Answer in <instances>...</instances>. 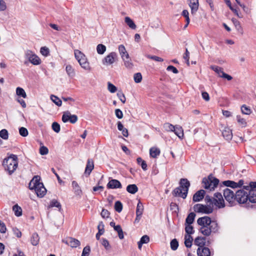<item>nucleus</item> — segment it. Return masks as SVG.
Here are the masks:
<instances>
[{
	"instance_id": "obj_25",
	"label": "nucleus",
	"mask_w": 256,
	"mask_h": 256,
	"mask_svg": "<svg viewBox=\"0 0 256 256\" xmlns=\"http://www.w3.org/2000/svg\"><path fill=\"white\" fill-rule=\"evenodd\" d=\"M193 241L192 237L190 234H185L184 236V245L188 248L192 246Z\"/></svg>"
},
{
	"instance_id": "obj_33",
	"label": "nucleus",
	"mask_w": 256,
	"mask_h": 256,
	"mask_svg": "<svg viewBox=\"0 0 256 256\" xmlns=\"http://www.w3.org/2000/svg\"><path fill=\"white\" fill-rule=\"evenodd\" d=\"M125 22L127 25L132 29L134 30L136 28V25L133 20L129 17L126 16L125 18Z\"/></svg>"
},
{
	"instance_id": "obj_64",
	"label": "nucleus",
	"mask_w": 256,
	"mask_h": 256,
	"mask_svg": "<svg viewBox=\"0 0 256 256\" xmlns=\"http://www.w3.org/2000/svg\"><path fill=\"white\" fill-rule=\"evenodd\" d=\"M115 114H116V116L118 118H122V117H123V114H122V111L120 110V109H116V110H115Z\"/></svg>"
},
{
	"instance_id": "obj_51",
	"label": "nucleus",
	"mask_w": 256,
	"mask_h": 256,
	"mask_svg": "<svg viewBox=\"0 0 256 256\" xmlns=\"http://www.w3.org/2000/svg\"><path fill=\"white\" fill-rule=\"evenodd\" d=\"M124 62V66L128 68H131L132 67V64L131 62V60L128 57V58H125L124 60H122Z\"/></svg>"
},
{
	"instance_id": "obj_32",
	"label": "nucleus",
	"mask_w": 256,
	"mask_h": 256,
	"mask_svg": "<svg viewBox=\"0 0 256 256\" xmlns=\"http://www.w3.org/2000/svg\"><path fill=\"white\" fill-rule=\"evenodd\" d=\"M12 210L16 216H20L22 215V209L17 204L13 206Z\"/></svg>"
},
{
	"instance_id": "obj_18",
	"label": "nucleus",
	"mask_w": 256,
	"mask_h": 256,
	"mask_svg": "<svg viewBox=\"0 0 256 256\" xmlns=\"http://www.w3.org/2000/svg\"><path fill=\"white\" fill-rule=\"evenodd\" d=\"M205 191L203 190H200L198 191L194 194L192 198V200L194 202H200L202 200L204 196Z\"/></svg>"
},
{
	"instance_id": "obj_62",
	"label": "nucleus",
	"mask_w": 256,
	"mask_h": 256,
	"mask_svg": "<svg viewBox=\"0 0 256 256\" xmlns=\"http://www.w3.org/2000/svg\"><path fill=\"white\" fill-rule=\"evenodd\" d=\"M48 150L46 147L44 146H42L40 148V154L46 155V154H48Z\"/></svg>"
},
{
	"instance_id": "obj_49",
	"label": "nucleus",
	"mask_w": 256,
	"mask_h": 256,
	"mask_svg": "<svg viewBox=\"0 0 256 256\" xmlns=\"http://www.w3.org/2000/svg\"><path fill=\"white\" fill-rule=\"evenodd\" d=\"M101 240L102 245L106 250H108L111 248L109 242L106 239L102 238Z\"/></svg>"
},
{
	"instance_id": "obj_37",
	"label": "nucleus",
	"mask_w": 256,
	"mask_h": 256,
	"mask_svg": "<svg viewBox=\"0 0 256 256\" xmlns=\"http://www.w3.org/2000/svg\"><path fill=\"white\" fill-rule=\"evenodd\" d=\"M74 54L75 58L78 62L86 56L82 52L78 50H74Z\"/></svg>"
},
{
	"instance_id": "obj_19",
	"label": "nucleus",
	"mask_w": 256,
	"mask_h": 256,
	"mask_svg": "<svg viewBox=\"0 0 256 256\" xmlns=\"http://www.w3.org/2000/svg\"><path fill=\"white\" fill-rule=\"evenodd\" d=\"M78 63L81 67L86 70H90L91 67L90 66V64L88 61L87 58L85 56L81 60H79Z\"/></svg>"
},
{
	"instance_id": "obj_39",
	"label": "nucleus",
	"mask_w": 256,
	"mask_h": 256,
	"mask_svg": "<svg viewBox=\"0 0 256 256\" xmlns=\"http://www.w3.org/2000/svg\"><path fill=\"white\" fill-rule=\"evenodd\" d=\"M16 94L18 96H20L23 98H26V94L24 90L20 87H18L16 88Z\"/></svg>"
},
{
	"instance_id": "obj_53",
	"label": "nucleus",
	"mask_w": 256,
	"mask_h": 256,
	"mask_svg": "<svg viewBox=\"0 0 256 256\" xmlns=\"http://www.w3.org/2000/svg\"><path fill=\"white\" fill-rule=\"evenodd\" d=\"M40 52L41 54L45 56L49 54V49L46 46H42L40 48Z\"/></svg>"
},
{
	"instance_id": "obj_13",
	"label": "nucleus",
	"mask_w": 256,
	"mask_h": 256,
	"mask_svg": "<svg viewBox=\"0 0 256 256\" xmlns=\"http://www.w3.org/2000/svg\"><path fill=\"white\" fill-rule=\"evenodd\" d=\"M210 68L214 71L220 77L224 78L228 80H231L232 79V76L224 72L222 68L216 66H211Z\"/></svg>"
},
{
	"instance_id": "obj_17",
	"label": "nucleus",
	"mask_w": 256,
	"mask_h": 256,
	"mask_svg": "<svg viewBox=\"0 0 256 256\" xmlns=\"http://www.w3.org/2000/svg\"><path fill=\"white\" fill-rule=\"evenodd\" d=\"M65 242L72 248H76L79 246L80 244L78 240L71 237L68 238Z\"/></svg>"
},
{
	"instance_id": "obj_41",
	"label": "nucleus",
	"mask_w": 256,
	"mask_h": 256,
	"mask_svg": "<svg viewBox=\"0 0 256 256\" xmlns=\"http://www.w3.org/2000/svg\"><path fill=\"white\" fill-rule=\"evenodd\" d=\"M185 231L186 232V234H193L194 232L193 227L190 224H185Z\"/></svg>"
},
{
	"instance_id": "obj_34",
	"label": "nucleus",
	"mask_w": 256,
	"mask_h": 256,
	"mask_svg": "<svg viewBox=\"0 0 256 256\" xmlns=\"http://www.w3.org/2000/svg\"><path fill=\"white\" fill-rule=\"evenodd\" d=\"M67 74L69 76L73 77L75 75V71L74 68L70 65H67L66 68Z\"/></svg>"
},
{
	"instance_id": "obj_7",
	"label": "nucleus",
	"mask_w": 256,
	"mask_h": 256,
	"mask_svg": "<svg viewBox=\"0 0 256 256\" xmlns=\"http://www.w3.org/2000/svg\"><path fill=\"white\" fill-rule=\"evenodd\" d=\"M218 182L219 180L218 178L210 176H209L208 178H204L202 180L204 187L210 190H214L217 186Z\"/></svg>"
},
{
	"instance_id": "obj_14",
	"label": "nucleus",
	"mask_w": 256,
	"mask_h": 256,
	"mask_svg": "<svg viewBox=\"0 0 256 256\" xmlns=\"http://www.w3.org/2000/svg\"><path fill=\"white\" fill-rule=\"evenodd\" d=\"M223 184L228 187H230L233 188L241 187L244 184V180H240L238 182H236L232 180H226L223 182Z\"/></svg>"
},
{
	"instance_id": "obj_52",
	"label": "nucleus",
	"mask_w": 256,
	"mask_h": 256,
	"mask_svg": "<svg viewBox=\"0 0 256 256\" xmlns=\"http://www.w3.org/2000/svg\"><path fill=\"white\" fill-rule=\"evenodd\" d=\"M108 89L112 93L115 92L117 90L116 87L110 82L108 83Z\"/></svg>"
},
{
	"instance_id": "obj_12",
	"label": "nucleus",
	"mask_w": 256,
	"mask_h": 256,
	"mask_svg": "<svg viewBox=\"0 0 256 256\" xmlns=\"http://www.w3.org/2000/svg\"><path fill=\"white\" fill-rule=\"evenodd\" d=\"M62 121L64 122H70L72 124H75L78 121V116L75 114H71L68 111L64 112L62 116Z\"/></svg>"
},
{
	"instance_id": "obj_45",
	"label": "nucleus",
	"mask_w": 256,
	"mask_h": 256,
	"mask_svg": "<svg viewBox=\"0 0 256 256\" xmlns=\"http://www.w3.org/2000/svg\"><path fill=\"white\" fill-rule=\"evenodd\" d=\"M174 126H175L169 123H165L164 124V128L168 132H173V130H174Z\"/></svg>"
},
{
	"instance_id": "obj_10",
	"label": "nucleus",
	"mask_w": 256,
	"mask_h": 256,
	"mask_svg": "<svg viewBox=\"0 0 256 256\" xmlns=\"http://www.w3.org/2000/svg\"><path fill=\"white\" fill-rule=\"evenodd\" d=\"M194 210L196 212L209 214L213 212V208L210 206H206L198 204L194 206Z\"/></svg>"
},
{
	"instance_id": "obj_27",
	"label": "nucleus",
	"mask_w": 256,
	"mask_h": 256,
	"mask_svg": "<svg viewBox=\"0 0 256 256\" xmlns=\"http://www.w3.org/2000/svg\"><path fill=\"white\" fill-rule=\"evenodd\" d=\"M144 208L140 200L138 201L136 209V215L142 216L144 212Z\"/></svg>"
},
{
	"instance_id": "obj_43",
	"label": "nucleus",
	"mask_w": 256,
	"mask_h": 256,
	"mask_svg": "<svg viewBox=\"0 0 256 256\" xmlns=\"http://www.w3.org/2000/svg\"><path fill=\"white\" fill-rule=\"evenodd\" d=\"M52 207H56L60 210L61 208V204L56 200H52L50 201V204L48 206V208H52Z\"/></svg>"
},
{
	"instance_id": "obj_42",
	"label": "nucleus",
	"mask_w": 256,
	"mask_h": 256,
	"mask_svg": "<svg viewBox=\"0 0 256 256\" xmlns=\"http://www.w3.org/2000/svg\"><path fill=\"white\" fill-rule=\"evenodd\" d=\"M136 160L138 164L140 165L142 168L144 170H147V164L146 162L142 160L141 158H138Z\"/></svg>"
},
{
	"instance_id": "obj_22",
	"label": "nucleus",
	"mask_w": 256,
	"mask_h": 256,
	"mask_svg": "<svg viewBox=\"0 0 256 256\" xmlns=\"http://www.w3.org/2000/svg\"><path fill=\"white\" fill-rule=\"evenodd\" d=\"M72 186L73 188L74 194L76 196H81L82 194V192L80 186H79L78 184L76 181L74 180L72 182Z\"/></svg>"
},
{
	"instance_id": "obj_59",
	"label": "nucleus",
	"mask_w": 256,
	"mask_h": 256,
	"mask_svg": "<svg viewBox=\"0 0 256 256\" xmlns=\"http://www.w3.org/2000/svg\"><path fill=\"white\" fill-rule=\"evenodd\" d=\"M104 223L102 222H100L98 226V232H100V234H103L104 232Z\"/></svg>"
},
{
	"instance_id": "obj_58",
	"label": "nucleus",
	"mask_w": 256,
	"mask_h": 256,
	"mask_svg": "<svg viewBox=\"0 0 256 256\" xmlns=\"http://www.w3.org/2000/svg\"><path fill=\"white\" fill-rule=\"evenodd\" d=\"M90 248L88 246H86L83 249L82 256H88L90 252Z\"/></svg>"
},
{
	"instance_id": "obj_4",
	"label": "nucleus",
	"mask_w": 256,
	"mask_h": 256,
	"mask_svg": "<svg viewBox=\"0 0 256 256\" xmlns=\"http://www.w3.org/2000/svg\"><path fill=\"white\" fill-rule=\"evenodd\" d=\"M40 180L38 176H34L30 182L28 187L30 190H34L37 196L42 198L46 194V190Z\"/></svg>"
},
{
	"instance_id": "obj_21",
	"label": "nucleus",
	"mask_w": 256,
	"mask_h": 256,
	"mask_svg": "<svg viewBox=\"0 0 256 256\" xmlns=\"http://www.w3.org/2000/svg\"><path fill=\"white\" fill-rule=\"evenodd\" d=\"M222 136L226 140H230L232 138V130L228 127H225L222 130Z\"/></svg>"
},
{
	"instance_id": "obj_38",
	"label": "nucleus",
	"mask_w": 256,
	"mask_h": 256,
	"mask_svg": "<svg viewBox=\"0 0 256 256\" xmlns=\"http://www.w3.org/2000/svg\"><path fill=\"white\" fill-rule=\"evenodd\" d=\"M241 112L244 114L250 115L252 113V110L249 106L245 104L241 106Z\"/></svg>"
},
{
	"instance_id": "obj_31",
	"label": "nucleus",
	"mask_w": 256,
	"mask_h": 256,
	"mask_svg": "<svg viewBox=\"0 0 256 256\" xmlns=\"http://www.w3.org/2000/svg\"><path fill=\"white\" fill-rule=\"evenodd\" d=\"M189 6L191 8L192 14H194L198 10V2L196 3V2H192L190 1L189 3Z\"/></svg>"
},
{
	"instance_id": "obj_20",
	"label": "nucleus",
	"mask_w": 256,
	"mask_h": 256,
	"mask_svg": "<svg viewBox=\"0 0 256 256\" xmlns=\"http://www.w3.org/2000/svg\"><path fill=\"white\" fill-rule=\"evenodd\" d=\"M94 168V161L92 159H88L86 166V167L84 173L86 174L89 176Z\"/></svg>"
},
{
	"instance_id": "obj_54",
	"label": "nucleus",
	"mask_w": 256,
	"mask_h": 256,
	"mask_svg": "<svg viewBox=\"0 0 256 256\" xmlns=\"http://www.w3.org/2000/svg\"><path fill=\"white\" fill-rule=\"evenodd\" d=\"M134 80L136 83H139L141 82L142 80V76L140 72L136 73L134 74Z\"/></svg>"
},
{
	"instance_id": "obj_55",
	"label": "nucleus",
	"mask_w": 256,
	"mask_h": 256,
	"mask_svg": "<svg viewBox=\"0 0 256 256\" xmlns=\"http://www.w3.org/2000/svg\"><path fill=\"white\" fill-rule=\"evenodd\" d=\"M52 128L55 132L58 133L60 130V125L56 122H54L52 124Z\"/></svg>"
},
{
	"instance_id": "obj_35",
	"label": "nucleus",
	"mask_w": 256,
	"mask_h": 256,
	"mask_svg": "<svg viewBox=\"0 0 256 256\" xmlns=\"http://www.w3.org/2000/svg\"><path fill=\"white\" fill-rule=\"evenodd\" d=\"M236 120L239 124H240L242 128H245L247 126V122L246 120L242 118L240 116H236Z\"/></svg>"
},
{
	"instance_id": "obj_15",
	"label": "nucleus",
	"mask_w": 256,
	"mask_h": 256,
	"mask_svg": "<svg viewBox=\"0 0 256 256\" xmlns=\"http://www.w3.org/2000/svg\"><path fill=\"white\" fill-rule=\"evenodd\" d=\"M107 187L112 189L120 188H122V184L118 180L112 179L108 182Z\"/></svg>"
},
{
	"instance_id": "obj_60",
	"label": "nucleus",
	"mask_w": 256,
	"mask_h": 256,
	"mask_svg": "<svg viewBox=\"0 0 256 256\" xmlns=\"http://www.w3.org/2000/svg\"><path fill=\"white\" fill-rule=\"evenodd\" d=\"M117 96L118 97L120 100L124 104L126 101V98L124 94L122 92H118L117 94Z\"/></svg>"
},
{
	"instance_id": "obj_61",
	"label": "nucleus",
	"mask_w": 256,
	"mask_h": 256,
	"mask_svg": "<svg viewBox=\"0 0 256 256\" xmlns=\"http://www.w3.org/2000/svg\"><path fill=\"white\" fill-rule=\"evenodd\" d=\"M149 241H150V238L147 235L143 236L141 238H140V244L142 243L143 244H147V243H148L149 242Z\"/></svg>"
},
{
	"instance_id": "obj_44",
	"label": "nucleus",
	"mask_w": 256,
	"mask_h": 256,
	"mask_svg": "<svg viewBox=\"0 0 256 256\" xmlns=\"http://www.w3.org/2000/svg\"><path fill=\"white\" fill-rule=\"evenodd\" d=\"M0 137L4 140L8 138V132L6 129H2L0 131Z\"/></svg>"
},
{
	"instance_id": "obj_1",
	"label": "nucleus",
	"mask_w": 256,
	"mask_h": 256,
	"mask_svg": "<svg viewBox=\"0 0 256 256\" xmlns=\"http://www.w3.org/2000/svg\"><path fill=\"white\" fill-rule=\"evenodd\" d=\"M236 198L242 204L246 202L248 200L252 203H256V182H252L249 186H245L243 189L238 190Z\"/></svg>"
},
{
	"instance_id": "obj_30",
	"label": "nucleus",
	"mask_w": 256,
	"mask_h": 256,
	"mask_svg": "<svg viewBox=\"0 0 256 256\" xmlns=\"http://www.w3.org/2000/svg\"><path fill=\"white\" fill-rule=\"evenodd\" d=\"M150 154L151 157L156 158L160 155V150L156 148H152L150 150Z\"/></svg>"
},
{
	"instance_id": "obj_9",
	"label": "nucleus",
	"mask_w": 256,
	"mask_h": 256,
	"mask_svg": "<svg viewBox=\"0 0 256 256\" xmlns=\"http://www.w3.org/2000/svg\"><path fill=\"white\" fill-rule=\"evenodd\" d=\"M206 200L212 202L218 208H223L225 206L224 201L220 193H215L212 200L208 196H206Z\"/></svg>"
},
{
	"instance_id": "obj_5",
	"label": "nucleus",
	"mask_w": 256,
	"mask_h": 256,
	"mask_svg": "<svg viewBox=\"0 0 256 256\" xmlns=\"http://www.w3.org/2000/svg\"><path fill=\"white\" fill-rule=\"evenodd\" d=\"M190 182L186 178H182L180 182V186L176 188L172 192L174 196H178L184 199L186 198Z\"/></svg>"
},
{
	"instance_id": "obj_3",
	"label": "nucleus",
	"mask_w": 256,
	"mask_h": 256,
	"mask_svg": "<svg viewBox=\"0 0 256 256\" xmlns=\"http://www.w3.org/2000/svg\"><path fill=\"white\" fill-rule=\"evenodd\" d=\"M4 170L11 175L16 170L18 166V158L17 156L11 154L8 158H5L2 162Z\"/></svg>"
},
{
	"instance_id": "obj_6",
	"label": "nucleus",
	"mask_w": 256,
	"mask_h": 256,
	"mask_svg": "<svg viewBox=\"0 0 256 256\" xmlns=\"http://www.w3.org/2000/svg\"><path fill=\"white\" fill-rule=\"evenodd\" d=\"M223 194L226 200L228 202L230 206L234 205L236 202H237L239 204H242V202H240L236 198L238 191H236L234 194L232 190L228 188H226L224 190Z\"/></svg>"
},
{
	"instance_id": "obj_57",
	"label": "nucleus",
	"mask_w": 256,
	"mask_h": 256,
	"mask_svg": "<svg viewBox=\"0 0 256 256\" xmlns=\"http://www.w3.org/2000/svg\"><path fill=\"white\" fill-rule=\"evenodd\" d=\"M183 58L186 60V64L188 66L190 65V52H188L187 48H186V52L184 53Z\"/></svg>"
},
{
	"instance_id": "obj_28",
	"label": "nucleus",
	"mask_w": 256,
	"mask_h": 256,
	"mask_svg": "<svg viewBox=\"0 0 256 256\" xmlns=\"http://www.w3.org/2000/svg\"><path fill=\"white\" fill-rule=\"evenodd\" d=\"M196 216V214L193 212L189 214L186 218L185 224H192L194 221Z\"/></svg>"
},
{
	"instance_id": "obj_56",
	"label": "nucleus",
	"mask_w": 256,
	"mask_h": 256,
	"mask_svg": "<svg viewBox=\"0 0 256 256\" xmlns=\"http://www.w3.org/2000/svg\"><path fill=\"white\" fill-rule=\"evenodd\" d=\"M146 57L148 58L153 60L156 62H161L164 61V60L162 58L157 56H156L147 55Z\"/></svg>"
},
{
	"instance_id": "obj_2",
	"label": "nucleus",
	"mask_w": 256,
	"mask_h": 256,
	"mask_svg": "<svg viewBox=\"0 0 256 256\" xmlns=\"http://www.w3.org/2000/svg\"><path fill=\"white\" fill-rule=\"evenodd\" d=\"M197 223L200 226V232L206 236H209L212 232H216L218 230L217 223L207 216L198 218Z\"/></svg>"
},
{
	"instance_id": "obj_24",
	"label": "nucleus",
	"mask_w": 256,
	"mask_h": 256,
	"mask_svg": "<svg viewBox=\"0 0 256 256\" xmlns=\"http://www.w3.org/2000/svg\"><path fill=\"white\" fill-rule=\"evenodd\" d=\"M174 134L180 138H182L184 136V131L182 126H176L174 130H173Z\"/></svg>"
},
{
	"instance_id": "obj_23",
	"label": "nucleus",
	"mask_w": 256,
	"mask_h": 256,
	"mask_svg": "<svg viewBox=\"0 0 256 256\" xmlns=\"http://www.w3.org/2000/svg\"><path fill=\"white\" fill-rule=\"evenodd\" d=\"M206 239L204 237L202 236H198L194 240V244L199 246V248H201L204 246L205 245Z\"/></svg>"
},
{
	"instance_id": "obj_47",
	"label": "nucleus",
	"mask_w": 256,
	"mask_h": 256,
	"mask_svg": "<svg viewBox=\"0 0 256 256\" xmlns=\"http://www.w3.org/2000/svg\"><path fill=\"white\" fill-rule=\"evenodd\" d=\"M188 14H189V13L187 10H184L182 11V15L186 18V24L184 28H186L190 23V18L188 16Z\"/></svg>"
},
{
	"instance_id": "obj_46",
	"label": "nucleus",
	"mask_w": 256,
	"mask_h": 256,
	"mask_svg": "<svg viewBox=\"0 0 256 256\" xmlns=\"http://www.w3.org/2000/svg\"><path fill=\"white\" fill-rule=\"evenodd\" d=\"M170 248L173 250H177L178 246V242L176 239H173L170 242Z\"/></svg>"
},
{
	"instance_id": "obj_8",
	"label": "nucleus",
	"mask_w": 256,
	"mask_h": 256,
	"mask_svg": "<svg viewBox=\"0 0 256 256\" xmlns=\"http://www.w3.org/2000/svg\"><path fill=\"white\" fill-rule=\"evenodd\" d=\"M24 58L28 62L35 66L39 65L42 62L40 58L31 50H26Z\"/></svg>"
},
{
	"instance_id": "obj_50",
	"label": "nucleus",
	"mask_w": 256,
	"mask_h": 256,
	"mask_svg": "<svg viewBox=\"0 0 256 256\" xmlns=\"http://www.w3.org/2000/svg\"><path fill=\"white\" fill-rule=\"evenodd\" d=\"M114 208L116 212H120L122 209V204L120 201H116L114 204Z\"/></svg>"
},
{
	"instance_id": "obj_63",
	"label": "nucleus",
	"mask_w": 256,
	"mask_h": 256,
	"mask_svg": "<svg viewBox=\"0 0 256 256\" xmlns=\"http://www.w3.org/2000/svg\"><path fill=\"white\" fill-rule=\"evenodd\" d=\"M166 70L168 71H172L174 74H178V72L176 68L172 66H168L166 68Z\"/></svg>"
},
{
	"instance_id": "obj_26",
	"label": "nucleus",
	"mask_w": 256,
	"mask_h": 256,
	"mask_svg": "<svg viewBox=\"0 0 256 256\" xmlns=\"http://www.w3.org/2000/svg\"><path fill=\"white\" fill-rule=\"evenodd\" d=\"M40 238L37 233H34L30 238V242L32 245L36 246L38 244Z\"/></svg>"
},
{
	"instance_id": "obj_36",
	"label": "nucleus",
	"mask_w": 256,
	"mask_h": 256,
	"mask_svg": "<svg viewBox=\"0 0 256 256\" xmlns=\"http://www.w3.org/2000/svg\"><path fill=\"white\" fill-rule=\"evenodd\" d=\"M106 46L102 44H98L96 46V52L99 54H102L106 51Z\"/></svg>"
},
{
	"instance_id": "obj_29",
	"label": "nucleus",
	"mask_w": 256,
	"mask_h": 256,
	"mask_svg": "<svg viewBox=\"0 0 256 256\" xmlns=\"http://www.w3.org/2000/svg\"><path fill=\"white\" fill-rule=\"evenodd\" d=\"M126 190L130 194H134L138 191V188L134 184H129L127 186Z\"/></svg>"
},
{
	"instance_id": "obj_11",
	"label": "nucleus",
	"mask_w": 256,
	"mask_h": 256,
	"mask_svg": "<svg viewBox=\"0 0 256 256\" xmlns=\"http://www.w3.org/2000/svg\"><path fill=\"white\" fill-rule=\"evenodd\" d=\"M117 58L118 55L116 53L111 52L102 60V63L104 66L111 65L116 62Z\"/></svg>"
},
{
	"instance_id": "obj_40",
	"label": "nucleus",
	"mask_w": 256,
	"mask_h": 256,
	"mask_svg": "<svg viewBox=\"0 0 256 256\" xmlns=\"http://www.w3.org/2000/svg\"><path fill=\"white\" fill-rule=\"evenodd\" d=\"M50 99L56 106H62V100L56 96L52 95L50 96Z\"/></svg>"
},
{
	"instance_id": "obj_48",
	"label": "nucleus",
	"mask_w": 256,
	"mask_h": 256,
	"mask_svg": "<svg viewBox=\"0 0 256 256\" xmlns=\"http://www.w3.org/2000/svg\"><path fill=\"white\" fill-rule=\"evenodd\" d=\"M19 133L20 136L24 137L26 136L28 134V130L24 127H21L19 128Z\"/></svg>"
},
{
	"instance_id": "obj_16",
	"label": "nucleus",
	"mask_w": 256,
	"mask_h": 256,
	"mask_svg": "<svg viewBox=\"0 0 256 256\" xmlns=\"http://www.w3.org/2000/svg\"><path fill=\"white\" fill-rule=\"evenodd\" d=\"M197 254L198 256H210V252L208 248L202 246L198 248Z\"/></svg>"
}]
</instances>
